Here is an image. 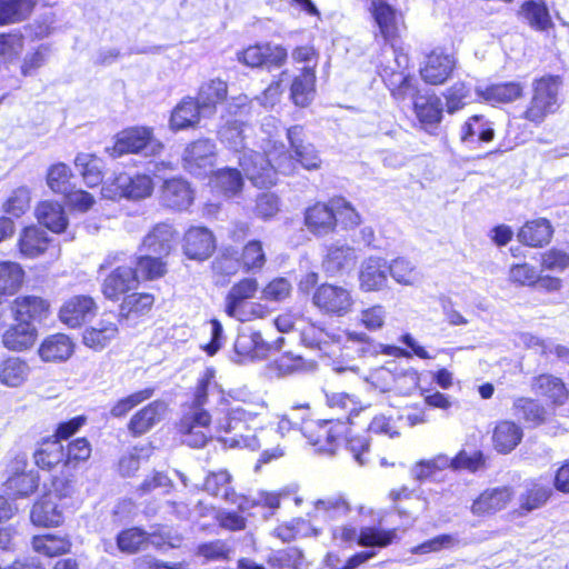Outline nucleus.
Segmentation results:
<instances>
[{
    "mask_svg": "<svg viewBox=\"0 0 569 569\" xmlns=\"http://www.w3.org/2000/svg\"><path fill=\"white\" fill-rule=\"evenodd\" d=\"M290 150L282 142L269 140L264 154L249 150L243 152L239 163L246 177L257 187L267 188L276 183L277 173L292 174L298 164L306 170H317L321 159L312 143L306 141L302 126L287 129Z\"/></svg>",
    "mask_w": 569,
    "mask_h": 569,
    "instance_id": "1",
    "label": "nucleus"
},
{
    "mask_svg": "<svg viewBox=\"0 0 569 569\" xmlns=\"http://www.w3.org/2000/svg\"><path fill=\"white\" fill-rule=\"evenodd\" d=\"M210 423L211 416L207 410L197 408L184 409L178 427L182 442L192 448H201L212 437H219L226 446L231 448H248L250 450H258L266 443L264 438L268 431L264 429H261L259 433H234L232 437L222 438V431H218L214 427L213 432Z\"/></svg>",
    "mask_w": 569,
    "mask_h": 569,
    "instance_id": "2",
    "label": "nucleus"
},
{
    "mask_svg": "<svg viewBox=\"0 0 569 569\" xmlns=\"http://www.w3.org/2000/svg\"><path fill=\"white\" fill-rule=\"evenodd\" d=\"M218 410L223 415L216 420L218 431L224 433H238L247 429V423L252 421L262 411L267 410V402L252 393L247 387H238L224 391L219 389Z\"/></svg>",
    "mask_w": 569,
    "mask_h": 569,
    "instance_id": "3",
    "label": "nucleus"
},
{
    "mask_svg": "<svg viewBox=\"0 0 569 569\" xmlns=\"http://www.w3.org/2000/svg\"><path fill=\"white\" fill-rule=\"evenodd\" d=\"M382 54L392 58L387 63H381L379 70V74L391 94L398 100L413 98L418 89L413 77L406 73L410 62L408 54L395 47L383 50Z\"/></svg>",
    "mask_w": 569,
    "mask_h": 569,
    "instance_id": "4",
    "label": "nucleus"
},
{
    "mask_svg": "<svg viewBox=\"0 0 569 569\" xmlns=\"http://www.w3.org/2000/svg\"><path fill=\"white\" fill-rule=\"evenodd\" d=\"M562 86L560 76H543L532 82V98L525 112L531 122H541L559 107V93Z\"/></svg>",
    "mask_w": 569,
    "mask_h": 569,
    "instance_id": "5",
    "label": "nucleus"
},
{
    "mask_svg": "<svg viewBox=\"0 0 569 569\" xmlns=\"http://www.w3.org/2000/svg\"><path fill=\"white\" fill-rule=\"evenodd\" d=\"M162 149L163 144L154 138L152 129L132 127L122 130L116 136L111 156L118 158L126 153H137L152 157L159 154Z\"/></svg>",
    "mask_w": 569,
    "mask_h": 569,
    "instance_id": "6",
    "label": "nucleus"
},
{
    "mask_svg": "<svg viewBox=\"0 0 569 569\" xmlns=\"http://www.w3.org/2000/svg\"><path fill=\"white\" fill-rule=\"evenodd\" d=\"M312 302L321 311L337 317L348 315L355 303L348 289L329 283H323L315 290Z\"/></svg>",
    "mask_w": 569,
    "mask_h": 569,
    "instance_id": "7",
    "label": "nucleus"
},
{
    "mask_svg": "<svg viewBox=\"0 0 569 569\" xmlns=\"http://www.w3.org/2000/svg\"><path fill=\"white\" fill-rule=\"evenodd\" d=\"M367 11L386 42L393 40L403 24L402 13L386 0H369Z\"/></svg>",
    "mask_w": 569,
    "mask_h": 569,
    "instance_id": "8",
    "label": "nucleus"
},
{
    "mask_svg": "<svg viewBox=\"0 0 569 569\" xmlns=\"http://www.w3.org/2000/svg\"><path fill=\"white\" fill-rule=\"evenodd\" d=\"M332 538L342 542H357L361 547H387L396 538L395 530H382L372 527H365L359 535L352 526H341L332 529Z\"/></svg>",
    "mask_w": 569,
    "mask_h": 569,
    "instance_id": "9",
    "label": "nucleus"
},
{
    "mask_svg": "<svg viewBox=\"0 0 569 569\" xmlns=\"http://www.w3.org/2000/svg\"><path fill=\"white\" fill-rule=\"evenodd\" d=\"M258 289V281L253 278H244L233 284L226 297V313L241 322L250 321L247 300L253 298Z\"/></svg>",
    "mask_w": 569,
    "mask_h": 569,
    "instance_id": "10",
    "label": "nucleus"
},
{
    "mask_svg": "<svg viewBox=\"0 0 569 569\" xmlns=\"http://www.w3.org/2000/svg\"><path fill=\"white\" fill-rule=\"evenodd\" d=\"M271 345L262 339L259 331L243 330L239 332L233 350L232 360L237 363H247L267 358Z\"/></svg>",
    "mask_w": 569,
    "mask_h": 569,
    "instance_id": "11",
    "label": "nucleus"
},
{
    "mask_svg": "<svg viewBox=\"0 0 569 569\" xmlns=\"http://www.w3.org/2000/svg\"><path fill=\"white\" fill-rule=\"evenodd\" d=\"M288 52L286 48L269 42L250 46L238 54L240 62L252 68L261 66L268 68L280 67L286 62Z\"/></svg>",
    "mask_w": 569,
    "mask_h": 569,
    "instance_id": "12",
    "label": "nucleus"
},
{
    "mask_svg": "<svg viewBox=\"0 0 569 569\" xmlns=\"http://www.w3.org/2000/svg\"><path fill=\"white\" fill-rule=\"evenodd\" d=\"M216 160V144L209 139H200L190 143L183 152V166L194 176L210 170Z\"/></svg>",
    "mask_w": 569,
    "mask_h": 569,
    "instance_id": "13",
    "label": "nucleus"
},
{
    "mask_svg": "<svg viewBox=\"0 0 569 569\" xmlns=\"http://www.w3.org/2000/svg\"><path fill=\"white\" fill-rule=\"evenodd\" d=\"M97 312V305L89 296H73L59 310V319L69 328H78Z\"/></svg>",
    "mask_w": 569,
    "mask_h": 569,
    "instance_id": "14",
    "label": "nucleus"
},
{
    "mask_svg": "<svg viewBox=\"0 0 569 569\" xmlns=\"http://www.w3.org/2000/svg\"><path fill=\"white\" fill-rule=\"evenodd\" d=\"M513 497L509 487L489 488L482 491L472 502L470 510L473 516H492L505 509Z\"/></svg>",
    "mask_w": 569,
    "mask_h": 569,
    "instance_id": "15",
    "label": "nucleus"
},
{
    "mask_svg": "<svg viewBox=\"0 0 569 569\" xmlns=\"http://www.w3.org/2000/svg\"><path fill=\"white\" fill-rule=\"evenodd\" d=\"M307 426H311V429H306V432L317 429L316 438L309 437L310 442L313 446H319L320 451L330 453L335 451V442L347 435L348 430V426L342 418L307 422Z\"/></svg>",
    "mask_w": 569,
    "mask_h": 569,
    "instance_id": "16",
    "label": "nucleus"
},
{
    "mask_svg": "<svg viewBox=\"0 0 569 569\" xmlns=\"http://www.w3.org/2000/svg\"><path fill=\"white\" fill-rule=\"evenodd\" d=\"M456 64L453 56L442 51H432L426 58L425 66L420 69L421 78L430 84L443 83Z\"/></svg>",
    "mask_w": 569,
    "mask_h": 569,
    "instance_id": "17",
    "label": "nucleus"
},
{
    "mask_svg": "<svg viewBox=\"0 0 569 569\" xmlns=\"http://www.w3.org/2000/svg\"><path fill=\"white\" fill-rule=\"evenodd\" d=\"M214 239L204 227H192L184 234L183 250L188 258L204 260L214 251Z\"/></svg>",
    "mask_w": 569,
    "mask_h": 569,
    "instance_id": "18",
    "label": "nucleus"
},
{
    "mask_svg": "<svg viewBox=\"0 0 569 569\" xmlns=\"http://www.w3.org/2000/svg\"><path fill=\"white\" fill-rule=\"evenodd\" d=\"M305 223L308 230L316 236H326L332 232L337 224L332 200L330 204L318 202L309 207L305 212Z\"/></svg>",
    "mask_w": 569,
    "mask_h": 569,
    "instance_id": "19",
    "label": "nucleus"
},
{
    "mask_svg": "<svg viewBox=\"0 0 569 569\" xmlns=\"http://www.w3.org/2000/svg\"><path fill=\"white\" fill-rule=\"evenodd\" d=\"M113 186L120 197L139 200L151 196L153 191V181L150 176L137 173L130 176L120 173L116 177Z\"/></svg>",
    "mask_w": 569,
    "mask_h": 569,
    "instance_id": "20",
    "label": "nucleus"
},
{
    "mask_svg": "<svg viewBox=\"0 0 569 569\" xmlns=\"http://www.w3.org/2000/svg\"><path fill=\"white\" fill-rule=\"evenodd\" d=\"M138 276L131 267L116 268L103 281L102 293L106 298L117 300L121 295L138 286Z\"/></svg>",
    "mask_w": 569,
    "mask_h": 569,
    "instance_id": "21",
    "label": "nucleus"
},
{
    "mask_svg": "<svg viewBox=\"0 0 569 569\" xmlns=\"http://www.w3.org/2000/svg\"><path fill=\"white\" fill-rule=\"evenodd\" d=\"M356 262L357 254L355 249L348 244L337 242L328 248L322 267L328 276L335 277L352 269Z\"/></svg>",
    "mask_w": 569,
    "mask_h": 569,
    "instance_id": "22",
    "label": "nucleus"
},
{
    "mask_svg": "<svg viewBox=\"0 0 569 569\" xmlns=\"http://www.w3.org/2000/svg\"><path fill=\"white\" fill-rule=\"evenodd\" d=\"M114 320L113 313H104L94 326L84 330L83 343L91 349H103L118 335V326Z\"/></svg>",
    "mask_w": 569,
    "mask_h": 569,
    "instance_id": "23",
    "label": "nucleus"
},
{
    "mask_svg": "<svg viewBox=\"0 0 569 569\" xmlns=\"http://www.w3.org/2000/svg\"><path fill=\"white\" fill-rule=\"evenodd\" d=\"M12 313L17 322H34L47 318L49 303L36 296L18 297L12 302Z\"/></svg>",
    "mask_w": 569,
    "mask_h": 569,
    "instance_id": "24",
    "label": "nucleus"
},
{
    "mask_svg": "<svg viewBox=\"0 0 569 569\" xmlns=\"http://www.w3.org/2000/svg\"><path fill=\"white\" fill-rule=\"evenodd\" d=\"M387 270V263L381 258L370 257L365 260L359 273L360 289L365 292L383 289L388 280Z\"/></svg>",
    "mask_w": 569,
    "mask_h": 569,
    "instance_id": "25",
    "label": "nucleus"
},
{
    "mask_svg": "<svg viewBox=\"0 0 569 569\" xmlns=\"http://www.w3.org/2000/svg\"><path fill=\"white\" fill-rule=\"evenodd\" d=\"M228 94L227 82L212 79L200 86L197 100L204 117L211 118L217 112L218 104L222 103Z\"/></svg>",
    "mask_w": 569,
    "mask_h": 569,
    "instance_id": "26",
    "label": "nucleus"
},
{
    "mask_svg": "<svg viewBox=\"0 0 569 569\" xmlns=\"http://www.w3.org/2000/svg\"><path fill=\"white\" fill-rule=\"evenodd\" d=\"M174 230L170 224L158 223L143 238L140 250L146 253H152L166 257L172 249Z\"/></svg>",
    "mask_w": 569,
    "mask_h": 569,
    "instance_id": "27",
    "label": "nucleus"
},
{
    "mask_svg": "<svg viewBox=\"0 0 569 569\" xmlns=\"http://www.w3.org/2000/svg\"><path fill=\"white\" fill-rule=\"evenodd\" d=\"M167 411L163 401H153L132 416L128 430L133 436H141L158 423Z\"/></svg>",
    "mask_w": 569,
    "mask_h": 569,
    "instance_id": "28",
    "label": "nucleus"
},
{
    "mask_svg": "<svg viewBox=\"0 0 569 569\" xmlns=\"http://www.w3.org/2000/svg\"><path fill=\"white\" fill-rule=\"evenodd\" d=\"M552 233L553 229L549 220L538 218L526 222L520 228L517 238L526 246L539 248L550 242Z\"/></svg>",
    "mask_w": 569,
    "mask_h": 569,
    "instance_id": "29",
    "label": "nucleus"
},
{
    "mask_svg": "<svg viewBox=\"0 0 569 569\" xmlns=\"http://www.w3.org/2000/svg\"><path fill=\"white\" fill-rule=\"evenodd\" d=\"M161 198L164 206L176 210H184L192 203L193 193L187 181L170 179L163 183Z\"/></svg>",
    "mask_w": 569,
    "mask_h": 569,
    "instance_id": "30",
    "label": "nucleus"
},
{
    "mask_svg": "<svg viewBox=\"0 0 569 569\" xmlns=\"http://www.w3.org/2000/svg\"><path fill=\"white\" fill-rule=\"evenodd\" d=\"M73 342L67 335H51L42 341L39 356L47 362L66 361L73 353Z\"/></svg>",
    "mask_w": 569,
    "mask_h": 569,
    "instance_id": "31",
    "label": "nucleus"
},
{
    "mask_svg": "<svg viewBox=\"0 0 569 569\" xmlns=\"http://www.w3.org/2000/svg\"><path fill=\"white\" fill-rule=\"evenodd\" d=\"M477 94L485 101L496 103H509L522 96L523 87L519 82L496 83L491 86H478Z\"/></svg>",
    "mask_w": 569,
    "mask_h": 569,
    "instance_id": "32",
    "label": "nucleus"
},
{
    "mask_svg": "<svg viewBox=\"0 0 569 569\" xmlns=\"http://www.w3.org/2000/svg\"><path fill=\"white\" fill-rule=\"evenodd\" d=\"M37 337L36 327L30 322H17L2 336L3 346L12 351H22L33 346Z\"/></svg>",
    "mask_w": 569,
    "mask_h": 569,
    "instance_id": "33",
    "label": "nucleus"
},
{
    "mask_svg": "<svg viewBox=\"0 0 569 569\" xmlns=\"http://www.w3.org/2000/svg\"><path fill=\"white\" fill-rule=\"evenodd\" d=\"M523 437L522 429L513 421L503 420L497 423L492 441L495 449L500 453L511 452Z\"/></svg>",
    "mask_w": 569,
    "mask_h": 569,
    "instance_id": "34",
    "label": "nucleus"
},
{
    "mask_svg": "<svg viewBox=\"0 0 569 569\" xmlns=\"http://www.w3.org/2000/svg\"><path fill=\"white\" fill-rule=\"evenodd\" d=\"M202 118L206 117L202 114L197 98H186L173 109L170 124L172 129L181 130L193 127Z\"/></svg>",
    "mask_w": 569,
    "mask_h": 569,
    "instance_id": "35",
    "label": "nucleus"
},
{
    "mask_svg": "<svg viewBox=\"0 0 569 569\" xmlns=\"http://www.w3.org/2000/svg\"><path fill=\"white\" fill-rule=\"evenodd\" d=\"M30 518L36 526L56 527L62 523L63 513L52 497H44L33 506Z\"/></svg>",
    "mask_w": 569,
    "mask_h": 569,
    "instance_id": "36",
    "label": "nucleus"
},
{
    "mask_svg": "<svg viewBox=\"0 0 569 569\" xmlns=\"http://www.w3.org/2000/svg\"><path fill=\"white\" fill-rule=\"evenodd\" d=\"M251 128L242 120H228L219 130V139L221 143L233 151L244 149L246 139Z\"/></svg>",
    "mask_w": 569,
    "mask_h": 569,
    "instance_id": "37",
    "label": "nucleus"
},
{
    "mask_svg": "<svg viewBox=\"0 0 569 569\" xmlns=\"http://www.w3.org/2000/svg\"><path fill=\"white\" fill-rule=\"evenodd\" d=\"M232 477L227 470L209 472L203 482V490L227 502H237V493L231 486Z\"/></svg>",
    "mask_w": 569,
    "mask_h": 569,
    "instance_id": "38",
    "label": "nucleus"
},
{
    "mask_svg": "<svg viewBox=\"0 0 569 569\" xmlns=\"http://www.w3.org/2000/svg\"><path fill=\"white\" fill-rule=\"evenodd\" d=\"M48 243L49 239L43 229L28 227L19 238V250L23 257L34 258L47 250Z\"/></svg>",
    "mask_w": 569,
    "mask_h": 569,
    "instance_id": "39",
    "label": "nucleus"
},
{
    "mask_svg": "<svg viewBox=\"0 0 569 569\" xmlns=\"http://www.w3.org/2000/svg\"><path fill=\"white\" fill-rule=\"evenodd\" d=\"M310 415V406L308 402L292 405L290 411L280 417L277 432L282 437L295 429H300L306 432V429H311V426H307Z\"/></svg>",
    "mask_w": 569,
    "mask_h": 569,
    "instance_id": "40",
    "label": "nucleus"
},
{
    "mask_svg": "<svg viewBox=\"0 0 569 569\" xmlns=\"http://www.w3.org/2000/svg\"><path fill=\"white\" fill-rule=\"evenodd\" d=\"M531 390L539 396L547 397L555 403H563L567 399V389L561 379L551 375H540L535 377L531 383Z\"/></svg>",
    "mask_w": 569,
    "mask_h": 569,
    "instance_id": "41",
    "label": "nucleus"
},
{
    "mask_svg": "<svg viewBox=\"0 0 569 569\" xmlns=\"http://www.w3.org/2000/svg\"><path fill=\"white\" fill-rule=\"evenodd\" d=\"M36 3L37 0H0V27L26 20Z\"/></svg>",
    "mask_w": 569,
    "mask_h": 569,
    "instance_id": "42",
    "label": "nucleus"
},
{
    "mask_svg": "<svg viewBox=\"0 0 569 569\" xmlns=\"http://www.w3.org/2000/svg\"><path fill=\"white\" fill-rule=\"evenodd\" d=\"M316 74L313 67L306 66L291 83V98L297 106H307L315 92Z\"/></svg>",
    "mask_w": 569,
    "mask_h": 569,
    "instance_id": "43",
    "label": "nucleus"
},
{
    "mask_svg": "<svg viewBox=\"0 0 569 569\" xmlns=\"http://www.w3.org/2000/svg\"><path fill=\"white\" fill-rule=\"evenodd\" d=\"M28 363L20 358L10 357L0 362V382L10 388L21 386L29 376Z\"/></svg>",
    "mask_w": 569,
    "mask_h": 569,
    "instance_id": "44",
    "label": "nucleus"
},
{
    "mask_svg": "<svg viewBox=\"0 0 569 569\" xmlns=\"http://www.w3.org/2000/svg\"><path fill=\"white\" fill-rule=\"evenodd\" d=\"M37 218L41 224L58 233L68 224L62 206L52 201H43L37 207Z\"/></svg>",
    "mask_w": 569,
    "mask_h": 569,
    "instance_id": "45",
    "label": "nucleus"
},
{
    "mask_svg": "<svg viewBox=\"0 0 569 569\" xmlns=\"http://www.w3.org/2000/svg\"><path fill=\"white\" fill-rule=\"evenodd\" d=\"M36 465L44 470H51L59 463L64 465V447L58 439L47 440L36 450Z\"/></svg>",
    "mask_w": 569,
    "mask_h": 569,
    "instance_id": "46",
    "label": "nucleus"
},
{
    "mask_svg": "<svg viewBox=\"0 0 569 569\" xmlns=\"http://www.w3.org/2000/svg\"><path fill=\"white\" fill-rule=\"evenodd\" d=\"M460 137L462 142H475L476 137L479 141L490 142L493 140L495 131L482 116H472L461 127Z\"/></svg>",
    "mask_w": 569,
    "mask_h": 569,
    "instance_id": "47",
    "label": "nucleus"
},
{
    "mask_svg": "<svg viewBox=\"0 0 569 569\" xmlns=\"http://www.w3.org/2000/svg\"><path fill=\"white\" fill-rule=\"evenodd\" d=\"M415 112L425 126L438 124L442 118V103L436 96L418 97L415 102Z\"/></svg>",
    "mask_w": 569,
    "mask_h": 569,
    "instance_id": "48",
    "label": "nucleus"
},
{
    "mask_svg": "<svg viewBox=\"0 0 569 569\" xmlns=\"http://www.w3.org/2000/svg\"><path fill=\"white\" fill-rule=\"evenodd\" d=\"M346 337L348 342L358 343L360 346L359 352H361L362 356L377 353L378 348H382V352L388 356L410 357L408 351L398 347L376 345L373 339L366 332L347 331Z\"/></svg>",
    "mask_w": 569,
    "mask_h": 569,
    "instance_id": "49",
    "label": "nucleus"
},
{
    "mask_svg": "<svg viewBox=\"0 0 569 569\" xmlns=\"http://www.w3.org/2000/svg\"><path fill=\"white\" fill-rule=\"evenodd\" d=\"M350 507L340 496L319 499L315 502L313 517L323 520L339 519L348 515Z\"/></svg>",
    "mask_w": 569,
    "mask_h": 569,
    "instance_id": "50",
    "label": "nucleus"
},
{
    "mask_svg": "<svg viewBox=\"0 0 569 569\" xmlns=\"http://www.w3.org/2000/svg\"><path fill=\"white\" fill-rule=\"evenodd\" d=\"M24 271L17 262H0V293L13 295L23 282Z\"/></svg>",
    "mask_w": 569,
    "mask_h": 569,
    "instance_id": "51",
    "label": "nucleus"
},
{
    "mask_svg": "<svg viewBox=\"0 0 569 569\" xmlns=\"http://www.w3.org/2000/svg\"><path fill=\"white\" fill-rule=\"evenodd\" d=\"M32 547L39 553L56 557L67 553L71 548V542L66 537L43 535L33 538Z\"/></svg>",
    "mask_w": 569,
    "mask_h": 569,
    "instance_id": "52",
    "label": "nucleus"
},
{
    "mask_svg": "<svg viewBox=\"0 0 569 569\" xmlns=\"http://www.w3.org/2000/svg\"><path fill=\"white\" fill-rule=\"evenodd\" d=\"M24 48L23 36L19 32L0 34V66L17 61Z\"/></svg>",
    "mask_w": 569,
    "mask_h": 569,
    "instance_id": "53",
    "label": "nucleus"
},
{
    "mask_svg": "<svg viewBox=\"0 0 569 569\" xmlns=\"http://www.w3.org/2000/svg\"><path fill=\"white\" fill-rule=\"evenodd\" d=\"M388 317L387 308L382 305H372L362 308L357 315V323L370 332L380 331L385 328Z\"/></svg>",
    "mask_w": 569,
    "mask_h": 569,
    "instance_id": "54",
    "label": "nucleus"
},
{
    "mask_svg": "<svg viewBox=\"0 0 569 569\" xmlns=\"http://www.w3.org/2000/svg\"><path fill=\"white\" fill-rule=\"evenodd\" d=\"M214 389H220L216 381V370L207 368L198 379L192 403L186 409L206 410L203 406L208 402V393Z\"/></svg>",
    "mask_w": 569,
    "mask_h": 569,
    "instance_id": "55",
    "label": "nucleus"
},
{
    "mask_svg": "<svg viewBox=\"0 0 569 569\" xmlns=\"http://www.w3.org/2000/svg\"><path fill=\"white\" fill-rule=\"evenodd\" d=\"M393 280L403 286H415L421 280L417 268L405 258H397L388 267Z\"/></svg>",
    "mask_w": 569,
    "mask_h": 569,
    "instance_id": "56",
    "label": "nucleus"
},
{
    "mask_svg": "<svg viewBox=\"0 0 569 569\" xmlns=\"http://www.w3.org/2000/svg\"><path fill=\"white\" fill-rule=\"evenodd\" d=\"M243 179L239 170L224 168L218 170L213 177V186L224 196L233 197L242 188Z\"/></svg>",
    "mask_w": 569,
    "mask_h": 569,
    "instance_id": "57",
    "label": "nucleus"
},
{
    "mask_svg": "<svg viewBox=\"0 0 569 569\" xmlns=\"http://www.w3.org/2000/svg\"><path fill=\"white\" fill-rule=\"evenodd\" d=\"M267 261L262 243L259 240L249 241L242 250L241 266L247 272L260 271Z\"/></svg>",
    "mask_w": 569,
    "mask_h": 569,
    "instance_id": "58",
    "label": "nucleus"
},
{
    "mask_svg": "<svg viewBox=\"0 0 569 569\" xmlns=\"http://www.w3.org/2000/svg\"><path fill=\"white\" fill-rule=\"evenodd\" d=\"M515 416L532 423H540L545 419V408L531 398L519 397L513 401Z\"/></svg>",
    "mask_w": 569,
    "mask_h": 569,
    "instance_id": "59",
    "label": "nucleus"
},
{
    "mask_svg": "<svg viewBox=\"0 0 569 569\" xmlns=\"http://www.w3.org/2000/svg\"><path fill=\"white\" fill-rule=\"evenodd\" d=\"M74 166L79 169L86 184L96 187L102 181L98 159L89 153H80L74 159Z\"/></svg>",
    "mask_w": 569,
    "mask_h": 569,
    "instance_id": "60",
    "label": "nucleus"
},
{
    "mask_svg": "<svg viewBox=\"0 0 569 569\" xmlns=\"http://www.w3.org/2000/svg\"><path fill=\"white\" fill-rule=\"evenodd\" d=\"M152 253H143L137 261V269L134 270L137 276L140 274L142 278L152 280L162 277L166 271V263L160 256H151Z\"/></svg>",
    "mask_w": 569,
    "mask_h": 569,
    "instance_id": "61",
    "label": "nucleus"
},
{
    "mask_svg": "<svg viewBox=\"0 0 569 569\" xmlns=\"http://www.w3.org/2000/svg\"><path fill=\"white\" fill-rule=\"evenodd\" d=\"M91 456V445L86 438H77L64 448V467L77 468Z\"/></svg>",
    "mask_w": 569,
    "mask_h": 569,
    "instance_id": "62",
    "label": "nucleus"
},
{
    "mask_svg": "<svg viewBox=\"0 0 569 569\" xmlns=\"http://www.w3.org/2000/svg\"><path fill=\"white\" fill-rule=\"evenodd\" d=\"M70 168L62 163L52 164L47 174V183L49 188L56 193H67L70 189Z\"/></svg>",
    "mask_w": 569,
    "mask_h": 569,
    "instance_id": "63",
    "label": "nucleus"
},
{
    "mask_svg": "<svg viewBox=\"0 0 569 569\" xmlns=\"http://www.w3.org/2000/svg\"><path fill=\"white\" fill-rule=\"evenodd\" d=\"M522 13L530 23V26L539 30L547 29L551 23L549 11L543 2H526L522 6Z\"/></svg>",
    "mask_w": 569,
    "mask_h": 569,
    "instance_id": "64",
    "label": "nucleus"
}]
</instances>
